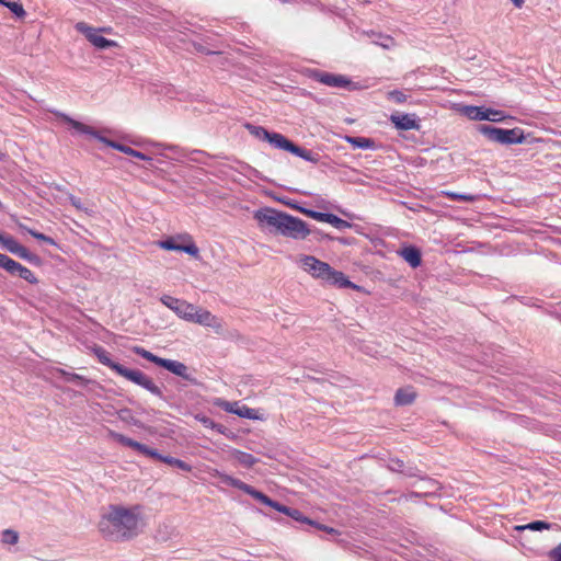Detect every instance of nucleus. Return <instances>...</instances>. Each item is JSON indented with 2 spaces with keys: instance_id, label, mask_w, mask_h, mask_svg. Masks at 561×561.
Listing matches in <instances>:
<instances>
[{
  "instance_id": "obj_1",
  "label": "nucleus",
  "mask_w": 561,
  "mask_h": 561,
  "mask_svg": "<svg viewBox=\"0 0 561 561\" xmlns=\"http://www.w3.org/2000/svg\"><path fill=\"white\" fill-rule=\"evenodd\" d=\"M254 219L270 233L280 234L294 240H304L312 234L318 241L334 240V237L324 233L318 228H310L302 219L271 207L254 213Z\"/></svg>"
},
{
  "instance_id": "obj_2",
  "label": "nucleus",
  "mask_w": 561,
  "mask_h": 561,
  "mask_svg": "<svg viewBox=\"0 0 561 561\" xmlns=\"http://www.w3.org/2000/svg\"><path fill=\"white\" fill-rule=\"evenodd\" d=\"M140 514L138 506L126 508L119 505H110L99 528L102 535L114 541L128 540L137 536L140 527Z\"/></svg>"
},
{
  "instance_id": "obj_3",
  "label": "nucleus",
  "mask_w": 561,
  "mask_h": 561,
  "mask_svg": "<svg viewBox=\"0 0 561 561\" xmlns=\"http://www.w3.org/2000/svg\"><path fill=\"white\" fill-rule=\"evenodd\" d=\"M93 354L96 356L98 360L114 370L117 375L126 378L127 380L140 386L141 388L149 391L151 394L159 397L160 399H164L163 392L160 387H158L150 377H148L145 373L138 369H129L123 366L119 363L114 362L111 358L110 353L100 345H94L92 348Z\"/></svg>"
},
{
  "instance_id": "obj_4",
  "label": "nucleus",
  "mask_w": 561,
  "mask_h": 561,
  "mask_svg": "<svg viewBox=\"0 0 561 561\" xmlns=\"http://www.w3.org/2000/svg\"><path fill=\"white\" fill-rule=\"evenodd\" d=\"M302 268L316 278L323 280L325 284L335 286L337 288H353L359 287L352 283L344 273L332 268L327 262L320 261L312 255H305L301 257Z\"/></svg>"
},
{
  "instance_id": "obj_5",
  "label": "nucleus",
  "mask_w": 561,
  "mask_h": 561,
  "mask_svg": "<svg viewBox=\"0 0 561 561\" xmlns=\"http://www.w3.org/2000/svg\"><path fill=\"white\" fill-rule=\"evenodd\" d=\"M108 434L115 442L122 444L123 446L130 447L145 456L154 458L161 462H164L171 467L179 468L185 472H190L192 470V466L188 465L187 462H185L181 459L174 458L172 456H163L158 450L152 449V448L148 447L147 445L141 444L137 440H134L121 433L110 431Z\"/></svg>"
},
{
  "instance_id": "obj_6",
  "label": "nucleus",
  "mask_w": 561,
  "mask_h": 561,
  "mask_svg": "<svg viewBox=\"0 0 561 561\" xmlns=\"http://www.w3.org/2000/svg\"><path fill=\"white\" fill-rule=\"evenodd\" d=\"M131 351L136 355L169 370L170 373L183 378L184 380L191 382L192 385H197V379L192 375L190 368L184 363L174 359L159 357L141 346H134Z\"/></svg>"
},
{
  "instance_id": "obj_7",
  "label": "nucleus",
  "mask_w": 561,
  "mask_h": 561,
  "mask_svg": "<svg viewBox=\"0 0 561 561\" xmlns=\"http://www.w3.org/2000/svg\"><path fill=\"white\" fill-rule=\"evenodd\" d=\"M478 131L490 141L501 145H515L525 141L524 130L518 127L504 129L492 125H479Z\"/></svg>"
},
{
  "instance_id": "obj_8",
  "label": "nucleus",
  "mask_w": 561,
  "mask_h": 561,
  "mask_svg": "<svg viewBox=\"0 0 561 561\" xmlns=\"http://www.w3.org/2000/svg\"><path fill=\"white\" fill-rule=\"evenodd\" d=\"M219 480L221 483L228 485V486H232V488H236L240 491H243L244 493L249 494L250 496H252L253 499H255L256 501L274 508V510H277V507L279 506V502L277 501H274L272 500L271 497H268L266 494H264L263 492L256 490L255 488H253L252 485L241 481L240 479H237L232 476H229L227 473H219Z\"/></svg>"
},
{
  "instance_id": "obj_9",
  "label": "nucleus",
  "mask_w": 561,
  "mask_h": 561,
  "mask_svg": "<svg viewBox=\"0 0 561 561\" xmlns=\"http://www.w3.org/2000/svg\"><path fill=\"white\" fill-rule=\"evenodd\" d=\"M55 115L57 117H60L65 123L69 124L76 131L91 136V137L98 139L99 141L103 142L104 145H106L117 151L123 152V150L125 148L124 144L114 141L112 139H108V138L102 136L98 130L93 129L92 127H90L81 122H78V121L71 118L69 115H67L65 113L55 112Z\"/></svg>"
},
{
  "instance_id": "obj_10",
  "label": "nucleus",
  "mask_w": 561,
  "mask_h": 561,
  "mask_svg": "<svg viewBox=\"0 0 561 561\" xmlns=\"http://www.w3.org/2000/svg\"><path fill=\"white\" fill-rule=\"evenodd\" d=\"M310 78L328 87L346 89L350 91L358 89L357 83L353 82L348 77L343 75L313 69L310 71Z\"/></svg>"
},
{
  "instance_id": "obj_11",
  "label": "nucleus",
  "mask_w": 561,
  "mask_h": 561,
  "mask_svg": "<svg viewBox=\"0 0 561 561\" xmlns=\"http://www.w3.org/2000/svg\"><path fill=\"white\" fill-rule=\"evenodd\" d=\"M75 28L79 33L83 34L85 38L98 49L104 50L117 46V43L115 41L108 39L100 35V30L94 28L84 22H78Z\"/></svg>"
},
{
  "instance_id": "obj_12",
  "label": "nucleus",
  "mask_w": 561,
  "mask_h": 561,
  "mask_svg": "<svg viewBox=\"0 0 561 561\" xmlns=\"http://www.w3.org/2000/svg\"><path fill=\"white\" fill-rule=\"evenodd\" d=\"M462 112L472 121L502 122L505 118L503 111L485 106L467 105L463 107Z\"/></svg>"
},
{
  "instance_id": "obj_13",
  "label": "nucleus",
  "mask_w": 561,
  "mask_h": 561,
  "mask_svg": "<svg viewBox=\"0 0 561 561\" xmlns=\"http://www.w3.org/2000/svg\"><path fill=\"white\" fill-rule=\"evenodd\" d=\"M160 301L165 307H168L169 309L174 311L182 319L188 320V318L193 317L192 311L194 310V305H192L185 300H182V299L169 296V295H163L160 298Z\"/></svg>"
},
{
  "instance_id": "obj_14",
  "label": "nucleus",
  "mask_w": 561,
  "mask_h": 561,
  "mask_svg": "<svg viewBox=\"0 0 561 561\" xmlns=\"http://www.w3.org/2000/svg\"><path fill=\"white\" fill-rule=\"evenodd\" d=\"M276 511L284 513L285 515L289 516L290 518H293L294 520H296L300 524H306L308 526L316 527V528H318L320 530H324L329 534L336 533V530L333 529L332 527H329L325 525H320L319 523L311 520L308 517L304 516V514L297 508L289 507V506L283 505L280 503Z\"/></svg>"
},
{
  "instance_id": "obj_15",
  "label": "nucleus",
  "mask_w": 561,
  "mask_h": 561,
  "mask_svg": "<svg viewBox=\"0 0 561 561\" xmlns=\"http://www.w3.org/2000/svg\"><path fill=\"white\" fill-rule=\"evenodd\" d=\"M215 404L226 412L236 414L241 417L253 420L255 419L254 410L247 405H239L238 402H229L222 399H217Z\"/></svg>"
},
{
  "instance_id": "obj_16",
  "label": "nucleus",
  "mask_w": 561,
  "mask_h": 561,
  "mask_svg": "<svg viewBox=\"0 0 561 561\" xmlns=\"http://www.w3.org/2000/svg\"><path fill=\"white\" fill-rule=\"evenodd\" d=\"M390 121L399 130L420 129V121L415 114H392Z\"/></svg>"
},
{
  "instance_id": "obj_17",
  "label": "nucleus",
  "mask_w": 561,
  "mask_h": 561,
  "mask_svg": "<svg viewBox=\"0 0 561 561\" xmlns=\"http://www.w3.org/2000/svg\"><path fill=\"white\" fill-rule=\"evenodd\" d=\"M398 254L413 268L422 263V253L415 245H405L398 251Z\"/></svg>"
},
{
  "instance_id": "obj_18",
  "label": "nucleus",
  "mask_w": 561,
  "mask_h": 561,
  "mask_svg": "<svg viewBox=\"0 0 561 561\" xmlns=\"http://www.w3.org/2000/svg\"><path fill=\"white\" fill-rule=\"evenodd\" d=\"M419 489H420V491L412 492L410 494V497L435 495L440 490V486L436 480L427 478V477H421Z\"/></svg>"
},
{
  "instance_id": "obj_19",
  "label": "nucleus",
  "mask_w": 561,
  "mask_h": 561,
  "mask_svg": "<svg viewBox=\"0 0 561 561\" xmlns=\"http://www.w3.org/2000/svg\"><path fill=\"white\" fill-rule=\"evenodd\" d=\"M192 318H188V321L198 323L205 327H215L217 324V318L211 314L209 311L204 309H198L194 306V310L192 311Z\"/></svg>"
},
{
  "instance_id": "obj_20",
  "label": "nucleus",
  "mask_w": 561,
  "mask_h": 561,
  "mask_svg": "<svg viewBox=\"0 0 561 561\" xmlns=\"http://www.w3.org/2000/svg\"><path fill=\"white\" fill-rule=\"evenodd\" d=\"M415 398L416 392L412 387L400 388L394 394V403L399 407L409 405L414 402Z\"/></svg>"
},
{
  "instance_id": "obj_21",
  "label": "nucleus",
  "mask_w": 561,
  "mask_h": 561,
  "mask_svg": "<svg viewBox=\"0 0 561 561\" xmlns=\"http://www.w3.org/2000/svg\"><path fill=\"white\" fill-rule=\"evenodd\" d=\"M268 144L277 149H282L290 152L294 142L286 138L284 135L275 131H270L268 137L266 139Z\"/></svg>"
},
{
  "instance_id": "obj_22",
  "label": "nucleus",
  "mask_w": 561,
  "mask_h": 561,
  "mask_svg": "<svg viewBox=\"0 0 561 561\" xmlns=\"http://www.w3.org/2000/svg\"><path fill=\"white\" fill-rule=\"evenodd\" d=\"M290 153L314 164H317L320 160V154L318 152L299 147L295 142L291 147Z\"/></svg>"
},
{
  "instance_id": "obj_23",
  "label": "nucleus",
  "mask_w": 561,
  "mask_h": 561,
  "mask_svg": "<svg viewBox=\"0 0 561 561\" xmlns=\"http://www.w3.org/2000/svg\"><path fill=\"white\" fill-rule=\"evenodd\" d=\"M231 456L236 461L245 468H252L257 462V458H255L252 454L239 449H232Z\"/></svg>"
},
{
  "instance_id": "obj_24",
  "label": "nucleus",
  "mask_w": 561,
  "mask_h": 561,
  "mask_svg": "<svg viewBox=\"0 0 561 561\" xmlns=\"http://www.w3.org/2000/svg\"><path fill=\"white\" fill-rule=\"evenodd\" d=\"M11 275H13V276L18 275L19 277H21L22 279L26 280L30 284L38 283V279L34 275V273L31 270H28L27 267L20 264L19 262L16 263V267L13 268V273H11Z\"/></svg>"
},
{
  "instance_id": "obj_25",
  "label": "nucleus",
  "mask_w": 561,
  "mask_h": 561,
  "mask_svg": "<svg viewBox=\"0 0 561 561\" xmlns=\"http://www.w3.org/2000/svg\"><path fill=\"white\" fill-rule=\"evenodd\" d=\"M346 141L352 145L354 148L358 149H374L375 141L371 138L367 137H354L347 136Z\"/></svg>"
},
{
  "instance_id": "obj_26",
  "label": "nucleus",
  "mask_w": 561,
  "mask_h": 561,
  "mask_svg": "<svg viewBox=\"0 0 561 561\" xmlns=\"http://www.w3.org/2000/svg\"><path fill=\"white\" fill-rule=\"evenodd\" d=\"M195 419L199 423H202L205 427L211 428V430L216 431L219 434H225V432L227 430L225 425L216 423L213 419H210L209 416H207L205 414H197L195 416Z\"/></svg>"
},
{
  "instance_id": "obj_27",
  "label": "nucleus",
  "mask_w": 561,
  "mask_h": 561,
  "mask_svg": "<svg viewBox=\"0 0 561 561\" xmlns=\"http://www.w3.org/2000/svg\"><path fill=\"white\" fill-rule=\"evenodd\" d=\"M0 243L4 250L16 255L21 245L13 237L0 233Z\"/></svg>"
},
{
  "instance_id": "obj_28",
  "label": "nucleus",
  "mask_w": 561,
  "mask_h": 561,
  "mask_svg": "<svg viewBox=\"0 0 561 561\" xmlns=\"http://www.w3.org/2000/svg\"><path fill=\"white\" fill-rule=\"evenodd\" d=\"M325 222L332 225L337 230H345V229H350L353 227V224L340 218L339 216H336L335 214H332V213H328Z\"/></svg>"
},
{
  "instance_id": "obj_29",
  "label": "nucleus",
  "mask_w": 561,
  "mask_h": 561,
  "mask_svg": "<svg viewBox=\"0 0 561 561\" xmlns=\"http://www.w3.org/2000/svg\"><path fill=\"white\" fill-rule=\"evenodd\" d=\"M16 256H19L20 259H23L25 260L26 262L33 264V265H41L42 264V260L41 257L35 254V253H32L31 251H28V249H26L24 245H21L20 250L18 251L16 253Z\"/></svg>"
},
{
  "instance_id": "obj_30",
  "label": "nucleus",
  "mask_w": 561,
  "mask_h": 561,
  "mask_svg": "<svg viewBox=\"0 0 561 561\" xmlns=\"http://www.w3.org/2000/svg\"><path fill=\"white\" fill-rule=\"evenodd\" d=\"M60 374L61 376L64 377V379L68 382H73L78 386H81V387H84L87 386L90 380L87 379L85 377L81 376V375H78L76 373H68V371H65V370H60Z\"/></svg>"
},
{
  "instance_id": "obj_31",
  "label": "nucleus",
  "mask_w": 561,
  "mask_h": 561,
  "mask_svg": "<svg viewBox=\"0 0 561 561\" xmlns=\"http://www.w3.org/2000/svg\"><path fill=\"white\" fill-rule=\"evenodd\" d=\"M0 4L8 8L18 18H24L26 15L25 10L20 2L0 0Z\"/></svg>"
},
{
  "instance_id": "obj_32",
  "label": "nucleus",
  "mask_w": 561,
  "mask_h": 561,
  "mask_svg": "<svg viewBox=\"0 0 561 561\" xmlns=\"http://www.w3.org/2000/svg\"><path fill=\"white\" fill-rule=\"evenodd\" d=\"M247 128L252 136H254L257 139L266 141L270 130H267L263 126H255V125H251V124H248Z\"/></svg>"
},
{
  "instance_id": "obj_33",
  "label": "nucleus",
  "mask_w": 561,
  "mask_h": 561,
  "mask_svg": "<svg viewBox=\"0 0 561 561\" xmlns=\"http://www.w3.org/2000/svg\"><path fill=\"white\" fill-rule=\"evenodd\" d=\"M68 199H69L70 204L77 210L83 211V213H85L89 216H91L93 214V210L88 208V207H85L84 204L82 203V201L79 197H77V196H75L72 194H69L68 195Z\"/></svg>"
},
{
  "instance_id": "obj_34",
  "label": "nucleus",
  "mask_w": 561,
  "mask_h": 561,
  "mask_svg": "<svg viewBox=\"0 0 561 561\" xmlns=\"http://www.w3.org/2000/svg\"><path fill=\"white\" fill-rule=\"evenodd\" d=\"M16 261L12 260L10 256L0 253V267L7 271L9 274L13 273V268L16 267Z\"/></svg>"
},
{
  "instance_id": "obj_35",
  "label": "nucleus",
  "mask_w": 561,
  "mask_h": 561,
  "mask_svg": "<svg viewBox=\"0 0 561 561\" xmlns=\"http://www.w3.org/2000/svg\"><path fill=\"white\" fill-rule=\"evenodd\" d=\"M1 541L5 545H15L19 541V534L12 529H5L2 531Z\"/></svg>"
},
{
  "instance_id": "obj_36",
  "label": "nucleus",
  "mask_w": 561,
  "mask_h": 561,
  "mask_svg": "<svg viewBox=\"0 0 561 561\" xmlns=\"http://www.w3.org/2000/svg\"><path fill=\"white\" fill-rule=\"evenodd\" d=\"M387 99L397 104H402L407 102L408 95L403 91L392 90L387 93Z\"/></svg>"
},
{
  "instance_id": "obj_37",
  "label": "nucleus",
  "mask_w": 561,
  "mask_h": 561,
  "mask_svg": "<svg viewBox=\"0 0 561 561\" xmlns=\"http://www.w3.org/2000/svg\"><path fill=\"white\" fill-rule=\"evenodd\" d=\"M551 524L547 523L545 520H534L528 524H525V527H527L528 530L533 531H541V530H548L551 528Z\"/></svg>"
},
{
  "instance_id": "obj_38",
  "label": "nucleus",
  "mask_w": 561,
  "mask_h": 561,
  "mask_svg": "<svg viewBox=\"0 0 561 561\" xmlns=\"http://www.w3.org/2000/svg\"><path fill=\"white\" fill-rule=\"evenodd\" d=\"M301 214H304L317 221H320V222H325L327 217H328V213H322V211L313 210L310 208L301 209Z\"/></svg>"
},
{
  "instance_id": "obj_39",
  "label": "nucleus",
  "mask_w": 561,
  "mask_h": 561,
  "mask_svg": "<svg viewBox=\"0 0 561 561\" xmlns=\"http://www.w3.org/2000/svg\"><path fill=\"white\" fill-rule=\"evenodd\" d=\"M123 153H126L128 156L135 157L137 159L144 160V161H152V158L145 154L141 151L135 150L131 147L125 145V148L123 150Z\"/></svg>"
},
{
  "instance_id": "obj_40",
  "label": "nucleus",
  "mask_w": 561,
  "mask_h": 561,
  "mask_svg": "<svg viewBox=\"0 0 561 561\" xmlns=\"http://www.w3.org/2000/svg\"><path fill=\"white\" fill-rule=\"evenodd\" d=\"M16 226L18 228L21 230V231H24V232H27L28 234H31L33 238H35L36 240H39V241H44L45 238H46V234L42 233V232H38L36 230H33V229H30L28 227H26L24 224H22L21 221H16Z\"/></svg>"
},
{
  "instance_id": "obj_41",
  "label": "nucleus",
  "mask_w": 561,
  "mask_h": 561,
  "mask_svg": "<svg viewBox=\"0 0 561 561\" xmlns=\"http://www.w3.org/2000/svg\"><path fill=\"white\" fill-rule=\"evenodd\" d=\"M160 248L168 251H180L181 244H178L172 238L159 242Z\"/></svg>"
},
{
  "instance_id": "obj_42",
  "label": "nucleus",
  "mask_w": 561,
  "mask_h": 561,
  "mask_svg": "<svg viewBox=\"0 0 561 561\" xmlns=\"http://www.w3.org/2000/svg\"><path fill=\"white\" fill-rule=\"evenodd\" d=\"M405 463L401 459H390L388 468L393 472L402 473L404 471Z\"/></svg>"
},
{
  "instance_id": "obj_43",
  "label": "nucleus",
  "mask_w": 561,
  "mask_h": 561,
  "mask_svg": "<svg viewBox=\"0 0 561 561\" xmlns=\"http://www.w3.org/2000/svg\"><path fill=\"white\" fill-rule=\"evenodd\" d=\"M447 196H449L454 201H465V202H473L474 196L468 195V194H459V193H453L448 192L446 193Z\"/></svg>"
},
{
  "instance_id": "obj_44",
  "label": "nucleus",
  "mask_w": 561,
  "mask_h": 561,
  "mask_svg": "<svg viewBox=\"0 0 561 561\" xmlns=\"http://www.w3.org/2000/svg\"><path fill=\"white\" fill-rule=\"evenodd\" d=\"M284 205H286L287 207L294 209V210H297L299 213H301V209H306V207L299 205L298 202L294 201V199H279Z\"/></svg>"
},
{
  "instance_id": "obj_45",
  "label": "nucleus",
  "mask_w": 561,
  "mask_h": 561,
  "mask_svg": "<svg viewBox=\"0 0 561 561\" xmlns=\"http://www.w3.org/2000/svg\"><path fill=\"white\" fill-rule=\"evenodd\" d=\"M180 251L187 253L190 255H196L198 253V248L196 247L195 243H190V244L181 245Z\"/></svg>"
},
{
  "instance_id": "obj_46",
  "label": "nucleus",
  "mask_w": 561,
  "mask_h": 561,
  "mask_svg": "<svg viewBox=\"0 0 561 561\" xmlns=\"http://www.w3.org/2000/svg\"><path fill=\"white\" fill-rule=\"evenodd\" d=\"M419 469L414 466H407L404 467V471L402 472L407 477H419L421 479L422 476L419 474Z\"/></svg>"
},
{
  "instance_id": "obj_47",
  "label": "nucleus",
  "mask_w": 561,
  "mask_h": 561,
  "mask_svg": "<svg viewBox=\"0 0 561 561\" xmlns=\"http://www.w3.org/2000/svg\"><path fill=\"white\" fill-rule=\"evenodd\" d=\"M551 561H561V545L557 546L549 552Z\"/></svg>"
},
{
  "instance_id": "obj_48",
  "label": "nucleus",
  "mask_w": 561,
  "mask_h": 561,
  "mask_svg": "<svg viewBox=\"0 0 561 561\" xmlns=\"http://www.w3.org/2000/svg\"><path fill=\"white\" fill-rule=\"evenodd\" d=\"M130 414V410L128 409H122L119 412H118V415L122 420H125L126 417H128V415Z\"/></svg>"
},
{
  "instance_id": "obj_49",
  "label": "nucleus",
  "mask_w": 561,
  "mask_h": 561,
  "mask_svg": "<svg viewBox=\"0 0 561 561\" xmlns=\"http://www.w3.org/2000/svg\"><path fill=\"white\" fill-rule=\"evenodd\" d=\"M49 245H54V247H58L57 242L55 241V239H53L51 237L49 236H46L45 240L43 241Z\"/></svg>"
},
{
  "instance_id": "obj_50",
  "label": "nucleus",
  "mask_w": 561,
  "mask_h": 561,
  "mask_svg": "<svg viewBox=\"0 0 561 561\" xmlns=\"http://www.w3.org/2000/svg\"><path fill=\"white\" fill-rule=\"evenodd\" d=\"M516 8H522L525 0H511Z\"/></svg>"
},
{
  "instance_id": "obj_51",
  "label": "nucleus",
  "mask_w": 561,
  "mask_h": 561,
  "mask_svg": "<svg viewBox=\"0 0 561 561\" xmlns=\"http://www.w3.org/2000/svg\"><path fill=\"white\" fill-rule=\"evenodd\" d=\"M390 42H391V38L389 36H387V37H385V42H382L380 45L382 47H388Z\"/></svg>"
},
{
  "instance_id": "obj_52",
  "label": "nucleus",
  "mask_w": 561,
  "mask_h": 561,
  "mask_svg": "<svg viewBox=\"0 0 561 561\" xmlns=\"http://www.w3.org/2000/svg\"><path fill=\"white\" fill-rule=\"evenodd\" d=\"M334 240H337L342 244H350V241L346 238H334Z\"/></svg>"
},
{
  "instance_id": "obj_53",
  "label": "nucleus",
  "mask_w": 561,
  "mask_h": 561,
  "mask_svg": "<svg viewBox=\"0 0 561 561\" xmlns=\"http://www.w3.org/2000/svg\"><path fill=\"white\" fill-rule=\"evenodd\" d=\"M192 156H205L206 153L202 150H193L191 152Z\"/></svg>"
},
{
  "instance_id": "obj_54",
  "label": "nucleus",
  "mask_w": 561,
  "mask_h": 561,
  "mask_svg": "<svg viewBox=\"0 0 561 561\" xmlns=\"http://www.w3.org/2000/svg\"><path fill=\"white\" fill-rule=\"evenodd\" d=\"M515 530L524 531V530H528V529H527V527H525V525H518V526H515Z\"/></svg>"
},
{
  "instance_id": "obj_55",
  "label": "nucleus",
  "mask_w": 561,
  "mask_h": 561,
  "mask_svg": "<svg viewBox=\"0 0 561 561\" xmlns=\"http://www.w3.org/2000/svg\"><path fill=\"white\" fill-rule=\"evenodd\" d=\"M190 159H191V160H193V161H197V162H201V161H202L201 159H198V158H196V157H191Z\"/></svg>"
},
{
  "instance_id": "obj_56",
  "label": "nucleus",
  "mask_w": 561,
  "mask_h": 561,
  "mask_svg": "<svg viewBox=\"0 0 561 561\" xmlns=\"http://www.w3.org/2000/svg\"><path fill=\"white\" fill-rule=\"evenodd\" d=\"M197 50H201V51L203 50L202 45H198Z\"/></svg>"
}]
</instances>
